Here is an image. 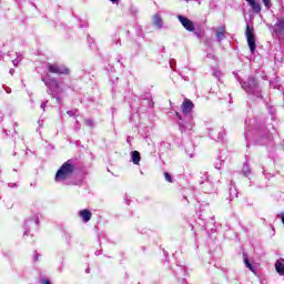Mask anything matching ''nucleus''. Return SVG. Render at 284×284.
Here are the masks:
<instances>
[{
	"mask_svg": "<svg viewBox=\"0 0 284 284\" xmlns=\"http://www.w3.org/2000/svg\"><path fill=\"white\" fill-rule=\"evenodd\" d=\"M175 114H176L178 119H180V121H182L183 118L181 116V114L179 112H176Z\"/></svg>",
	"mask_w": 284,
	"mask_h": 284,
	"instance_id": "nucleus-17",
	"label": "nucleus"
},
{
	"mask_svg": "<svg viewBox=\"0 0 284 284\" xmlns=\"http://www.w3.org/2000/svg\"><path fill=\"white\" fill-rule=\"evenodd\" d=\"M246 2L257 14L261 12V4L256 0H246Z\"/></svg>",
	"mask_w": 284,
	"mask_h": 284,
	"instance_id": "nucleus-9",
	"label": "nucleus"
},
{
	"mask_svg": "<svg viewBox=\"0 0 284 284\" xmlns=\"http://www.w3.org/2000/svg\"><path fill=\"white\" fill-rule=\"evenodd\" d=\"M132 161L134 165H139V163H141V153L139 151H133Z\"/></svg>",
	"mask_w": 284,
	"mask_h": 284,
	"instance_id": "nucleus-12",
	"label": "nucleus"
},
{
	"mask_svg": "<svg viewBox=\"0 0 284 284\" xmlns=\"http://www.w3.org/2000/svg\"><path fill=\"white\" fill-rule=\"evenodd\" d=\"M88 125H92V120H87Z\"/></svg>",
	"mask_w": 284,
	"mask_h": 284,
	"instance_id": "nucleus-18",
	"label": "nucleus"
},
{
	"mask_svg": "<svg viewBox=\"0 0 284 284\" xmlns=\"http://www.w3.org/2000/svg\"><path fill=\"white\" fill-rule=\"evenodd\" d=\"M110 1H112V3H115V1H119V0H110Z\"/></svg>",
	"mask_w": 284,
	"mask_h": 284,
	"instance_id": "nucleus-21",
	"label": "nucleus"
},
{
	"mask_svg": "<svg viewBox=\"0 0 284 284\" xmlns=\"http://www.w3.org/2000/svg\"><path fill=\"white\" fill-rule=\"evenodd\" d=\"M245 37H246L248 48L252 54H254V52H256V38H254V27H250V24L246 26Z\"/></svg>",
	"mask_w": 284,
	"mask_h": 284,
	"instance_id": "nucleus-2",
	"label": "nucleus"
},
{
	"mask_svg": "<svg viewBox=\"0 0 284 284\" xmlns=\"http://www.w3.org/2000/svg\"><path fill=\"white\" fill-rule=\"evenodd\" d=\"M265 8H267V10H270V8H272V2L270 0H262Z\"/></svg>",
	"mask_w": 284,
	"mask_h": 284,
	"instance_id": "nucleus-15",
	"label": "nucleus"
},
{
	"mask_svg": "<svg viewBox=\"0 0 284 284\" xmlns=\"http://www.w3.org/2000/svg\"><path fill=\"white\" fill-rule=\"evenodd\" d=\"M225 27H219L216 32H215V37L219 41H223V39H225Z\"/></svg>",
	"mask_w": 284,
	"mask_h": 284,
	"instance_id": "nucleus-10",
	"label": "nucleus"
},
{
	"mask_svg": "<svg viewBox=\"0 0 284 284\" xmlns=\"http://www.w3.org/2000/svg\"><path fill=\"white\" fill-rule=\"evenodd\" d=\"M48 71L51 74H70V69H68V67L65 65H57V64H48Z\"/></svg>",
	"mask_w": 284,
	"mask_h": 284,
	"instance_id": "nucleus-3",
	"label": "nucleus"
},
{
	"mask_svg": "<svg viewBox=\"0 0 284 284\" xmlns=\"http://www.w3.org/2000/svg\"><path fill=\"white\" fill-rule=\"evenodd\" d=\"M79 216L82 219L83 223H88L92 219V212L88 209H83L79 212Z\"/></svg>",
	"mask_w": 284,
	"mask_h": 284,
	"instance_id": "nucleus-6",
	"label": "nucleus"
},
{
	"mask_svg": "<svg viewBox=\"0 0 284 284\" xmlns=\"http://www.w3.org/2000/svg\"><path fill=\"white\" fill-rule=\"evenodd\" d=\"M250 81H252V83H255V82H256V79L251 78Z\"/></svg>",
	"mask_w": 284,
	"mask_h": 284,
	"instance_id": "nucleus-19",
	"label": "nucleus"
},
{
	"mask_svg": "<svg viewBox=\"0 0 284 284\" xmlns=\"http://www.w3.org/2000/svg\"><path fill=\"white\" fill-rule=\"evenodd\" d=\"M68 114H69V116L73 115L72 111H68Z\"/></svg>",
	"mask_w": 284,
	"mask_h": 284,
	"instance_id": "nucleus-20",
	"label": "nucleus"
},
{
	"mask_svg": "<svg viewBox=\"0 0 284 284\" xmlns=\"http://www.w3.org/2000/svg\"><path fill=\"white\" fill-rule=\"evenodd\" d=\"M180 23L187 30V32H194V22L183 16H178Z\"/></svg>",
	"mask_w": 284,
	"mask_h": 284,
	"instance_id": "nucleus-4",
	"label": "nucleus"
},
{
	"mask_svg": "<svg viewBox=\"0 0 284 284\" xmlns=\"http://www.w3.org/2000/svg\"><path fill=\"white\" fill-rule=\"evenodd\" d=\"M275 270L280 276H284V258H280L275 262Z\"/></svg>",
	"mask_w": 284,
	"mask_h": 284,
	"instance_id": "nucleus-7",
	"label": "nucleus"
},
{
	"mask_svg": "<svg viewBox=\"0 0 284 284\" xmlns=\"http://www.w3.org/2000/svg\"><path fill=\"white\" fill-rule=\"evenodd\" d=\"M40 283H41V284H51V283H50V280H48V278H42V280H40Z\"/></svg>",
	"mask_w": 284,
	"mask_h": 284,
	"instance_id": "nucleus-16",
	"label": "nucleus"
},
{
	"mask_svg": "<svg viewBox=\"0 0 284 284\" xmlns=\"http://www.w3.org/2000/svg\"><path fill=\"white\" fill-rule=\"evenodd\" d=\"M153 26H156V28H162L163 26V19H161V16H159V13H155L153 16Z\"/></svg>",
	"mask_w": 284,
	"mask_h": 284,
	"instance_id": "nucleus-11",
	"label": "nucleus"
},
{
	"mask_svg": "<svg viewBox=\"0 0 284 284\" xmlns=\"http://www.w3.org/2000/svg\"><path fill=\"white\" fill-rule=\"evenodd\" d=\"M164 179H165V181H168V183H173L172 175L170 173L164 172Z\"/></svg>",
	"mask_w": 284,
	"mask_h": 284,
	"instance_id": "nucleus-14",
	"label": "nucleus"
},
{
	"mask_svg": "<svg viewBox=\"0 0 284 284\" xmlns=\"http://www.w3.org/2000/svg\"><path fill=\"white\" fill-rule=\"evenodd\" d=\"M181 110L183 114H190L194 110V103L190 99H185L182 103Z\"/></svg>",
	"mask_w": 284,
	"mask_h": 284,
	"instance_id": "nucleus-5",
	"label": "nucleus"
},
{
	"mask_svg": "<svg viewBox=\"0 0 284 284\" xmlns=\"http://www.w3.org/2000/svg\"><path fill=\"white\" fill-rule=\"evenodd\" d=\"M275 34H283L284 32V18H281L280 21L274 26Z\"/></svg>",
	"mask_w": 284,
	"mask_h": 284,
	"instance_id": "nucleus-8",
	"label": "nucleus"
},
{
	"mask_svg": "<svg viewBox=\"0 0 284 284\" xmlns=\"http://www.w3.org/2000/svg\"><path fill=\"white\" fill-rule=\"evenodd\" d=\"M74 172H77V166L72 163L71 160H68L57 171L55 181H58V183H61V181L70 179V176H72Z\"/></svg>",
	"mask_w": 284,
	"mask_h": 284,
	"instance_id": "nucleus-1",
	"label": "nucleus"
},
{
	"mask_svg": "<svg viewBox=\"0 0 284 284\" xmlns=\"http://www.w3.org/2000/svg\"><path fill=\"white\" fill-rule=\"evenodd\" d=\"M243 257H244V263H245L246 267L251 272H254V266L252 265V263H250V260L247 258V254H243Z\"/></svg>",
	"mask_w": 284,
	"mask_h": 284,
	"instance_id": "nucleus-13",
	"label": "nucleus"
}]
</instances>
